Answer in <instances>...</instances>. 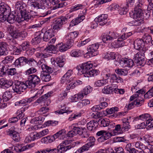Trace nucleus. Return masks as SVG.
Returning <instances> with one entry per match:
<instances>
[{
	"label": "nucleus",
	"instance_id": "nucleus-1",
	"mask_svg": "<svg viewBox=\"0 0 153 153\" xmlns=\"http://www.w3.org/2000/svg\"><path fill=\"white\" fill-rule=\"evenodd\" d=\"M41 81L40 78L35 74L29 75L27 80L24 83L23 82L17 81L13 86V89L14 92L19 94L23 92L27 88H34L36 85L39 83Z\"/></svg>",
	"mask_w": 153,
	"mask_h": 153
},
{
	"label": "nucleus",
	"instance_id": "nucleus-2",
	"mask_svg": "<svg viewBox=\"0 0 153 153\" xmlns=\"http://www.w3.org/2000/svg\"><path fill=\"white\" fill-rule=\"evenodd\" d=\"M0 18L4 21L7 20L10 23H13L15 21H18L16 19V16L13 13H10L9 7L6 5H0Z\"/></svg>",
	"mask_w": 153,
	"mask_h": 153
},
{
	"label": "nucleus",
	"instance_id": "nucleus-3",
	"mask_svg": "<svg viewBox=\"0 0 153 153\" xmlns=\"http://www.w3.org/2000/svg\"><path fill=\"white\" fill-rule=\"evenodd\" d=\"M142 4H140L137 5L133 13L132 17L134 19L133 22V25L134 26H139L143 23V13L142 10L140 8Z\"/></svg>",
	"mask_w": 153,
	"mask_h": 153
},
{
	"label": "nucleus",
	"instance_id": "nucleus-4",
	"mask_svg": "<svg viewBox=\"0 0 153 153\" xmlns=\"http://www.w3.org/2000/svg\"><path fill=\"white\" fill-rule=\"evenodd\" d=\"M26 4L23 1H18L16 3L15 8L21 13V20H25L28 21L29 20L31 19V15L26 12Z\"/></svg>",
	"mask_w": 153,
	"mask_h": 153
},
{
	"label": "nucleus",
	"instance_id": "nucleus-5",
	"mask_svg": "<svg viewBox=\"0 0 153 153\" xmlns=\"http://www.w3.org/2000/svg\"><path fill=\"white\" fill-rule=\"evenodd\" d=\"M41 68L43 71L41 74V78L45 82L49 81L51 77L49 74L52 73L53 68L48 66L47 65L43 64L41 65Z\"/></svg>",
	"mask_w": 153,
	"mask_h": 153
},
{
	"label": "nucleus",
	"instance_id": "nucleus-6",
	"mask_svg": "<svg viewBox=\"0 0 153 153\" xmlns=\"http://www.w3.org/2000/svg\"><path fill=\"white\" fill-rule=\"evenodd\" d=\"M93 65L90 62L83 63L77 66L76 69L78 71V74L79 75L83 74L85 76V74L89 72L93 67Z\"/></svg>",
	"mask_w": 153,
	"mask_h": 153
},
{
	"label": "nucleus",
	"instance_id": "nucleus-7",
	"mask_svg": "<svg viewBox=\"0 0 153 153\" xmlns=\"http://www.w3.org/2000/svg\"><path fill=\"white\" fill-rule=\"evenodd\" d=\"M21 130L17 126L11 127L7 131V134L9 135L15 141L19 142L20 137L18 132H21Z\"/></svg>",
	"mask_w": 153,
	"mask_h": 153
},
{
	"label": "nucleus",
	"instance_id": "nucleus-8",
	"mask_svg": "<svg viewBox=\"0 0 153 153\" xmlns=\"http://www.w3.org/2000/svg\"><path fill=\"white\" fill-rule=\"evenodd\" d=\"M30 6L32 8L36 9H47L48 8V4L46 0H40L39 2L37 0H35L31 2Z\"/></svg>",
	"mask_w": 153,
	"mask_h": 153
},
{
	"label": "nucleus",
	"instance_id": "nucleus-9",
	"mask_svg": "<svg viewBox=\"0 0 153 153\" xmlns=\"http://www.w3.org/2000/svg\"><path fill=\"white\" fill-rule=\"evenodd\" d=\"M117 64H115V65H119L120 67H126L131 68L134 65L133 61L131 59L120 58Z\"/></svg>",
	"mask_w": 153,
	"mask_h": 153
},
{
	"label": "nucleus",
	"instance_id": "nucleus-10",
	"mask_svg": "<svg viewBox=\"0 0 153 153\" xmlns=\"http://www.w3.org/2000/svg\"><path fill=\"white\" fill-rule=\"evenodd\" d=\"M138 120H141L145 122L146 121V125H149L148 127L149 128H153V120L150 119V115L148 114H145L140 115L137 117Z\"/></svg>",
	"mask_w": 153,
	"mask_h": 153
},
{
	"label": "nucleus",
	"instance_id": "nucleus-11",
	"mask_svg": "<svg viewBox=\"0 0 153 153\" xmlns=\"http://www.w3.org/2000/svg\"><path fill=\"white\" fill-rule=\"evenodd\" d=\"M145 51L143 49L134 55V59L135 62L141 65L144 62Z\"/></svg>",
	"mask_w": 153,
	"mask_h": 153
},
{
	"label": "nucleus",
	"instance_id": "nucleus-12",
	"mask_svg": "<svg viewBox=\"0 0 153 153\" xmlns=\"http://www.w3.org/2000/svg\"><path fill=\"white\" fill-rule=\"evenodd\" d=\"M73 72L72 70H68L66 73L62 77L61 82L62 83H65L67 84L70 83L73 80Z\"/></svg>",
	"mask_w": 153,
	"mask_h": 153
},
{
	"label": "nucleus",
	"instance_id": "nucleus-13",
	"mask_svg": "<svg viewBox=\"0 0 153 153\" xmlns=\"http://www.w3.org/2000/svg\"><path fill=\"white\" fill-rule=\"evenodd\" d=\"M67 19L64 16H62L60 18L56 21L52 27L53 29L59 30L61 29L62 25L65 23Z\"/></svg>",
	"mask_w": 153,
	"mask_h": 153
},
{
	"label": "nucleus",
	"instance_id": "nucleus-14",
	"mask_svg": "<svg viewBox=\"0 0 153 153\" xmlns=\"http://www.w3.org/2000/svg\"><path fill=\"white\" fill-rule=\"evenodd\" d=\"M78 34L77 31L71 32L67 33L65 37L66 40L68 41L66 42H68V43H70L72 46L74 39L77 37Z\"/></svg>",
	"mask_w": 153,
	"mask_h": 153
},
{
	"label": "nucleus",
	"instance_id": "nucleus-15",
	"mask_svg": "<svg viewBox=\"0 0 153 153\" xmlns=\"http://www.w3.org/2000/svg\"><path fill=\"white\" fill-rule=\"evenodd\" d=\"M120 56L114 52H108L104 53L103 57L108 60L115 59L117 62H118Z\"/></svg>",
	"mask_w": 153,
	"mask_h": 153
},
{
	"label": "nucleus",
	"instance_id": "nucleus-16",
	"mask_svg": "<svg viewBox=\"0 0 153 153\" xmlns=\"http://www.w3.org/2000/svg\"><path fill=\"white\" fill-rule=\"evenodd\" d=\"M99 45L98 43H94L89 45L87 48L89 54H91L92 56H94L97 54V50Z\"/></svg>",
	"mask_w": 153,
	"mask_h": 153
},
{
	"label": "nucleus",
	"instance_id": "nucleus-17",
	"mask_svg": "<svg viewBox=\"0 0 153 153\" xmlns=\"http://www.w3.org/2000/svg\"><path fill=\"white\" fill-rule=\"evenodd\" d=\"M51 61L52 64L55 65H57L60 67H62L64 64L65 59L63 56H59L56 58L55 60L54 58H51Z\"/></svg>",
	"mask_w": 153,
	"mask_h": 153
},
{
	"label": "nucleus",
	"instance_id": "nucleus-18",
	"mask_svg": "<svg viewBox=\"0 0 153 153\" xmlns=\"http://www.w3.org/2000/svg\"><path fill=\"white\" fill-rule=\"evenodd\" d=\"M134 48L137 50H139L142 48L141 50H144L146 51L145 48H144L145 45L144 42L143 40L140 39H137L134 42Z\"/></svg>",
	"mask_w": 153,
	"mask_h": 153
},
{
	"label": "nucleus",
	"instance_id": "nucleus-19",
	"mask_svg": "<svg viewBox=\"0 0 153 153\" xmlns=\"http://www.w3.org/2000/svg\"><path fill=\"white\" fill-rule=\"evenodd\" d=\"M108 17V15L102 14L96 18L95 19V21H97V22L100 25H103L107 22Z\"/></svg>",
	"mask_w": 153,
	"mask_h": 153
},
{
	"label": "nucleus",
	"instance_id": "nucleus-20",
	"mask_svg": "<svg viewBox=\"0 0 153 153\" xmlns=\"http://www.w3.org/2000/svg\"><path fill=\"white\" fill-rule=\"evenodd\" d=\"M21 64L24 62L25 63L32 65L37 64V62L34 59L31 58H26L24 57H21L19 58Z\"/></svg>",
	"mask_w": 153,
	"mask_h": 153
},
{
	"label": "nucleus",
	"instance_id": "nucleus-21",
	"mask_svg": "<svg viewBox=\"0 0 153 153\" xmlns=\"http://www.w3.org/2000/svg\"><path fill=\"white\" fill-rule=\"evenodd\" d=\"M73 148L72 145H69L68 146H64L60 144L57 147L58 153H64Z\"/></svg>",
	"mask_w": 153,
	"mask_h": 153
},
{
	"label": "nucleus",
	"instance_id": "nucleus-22",
	"mask_svg": "<svg viewBox=\"0 0 153 153\" xmlns=\"http://www.w3.org/2000/svg\"><path fill=\"white\" fill-rule=\"evenodd\" d=\"M72 46L71 45L68 43V42H66L65 44H63L61 42L57 45L60 51L62 52L67 51L68 49L71 48Z\"/></svg>",
	"mask_w": 153,
	"mask_h": 153
},
{
	"label": "nucleus",
	"instance_id": "nucleus-23",
	"mask_svg": "<svg viewBox=\"0 0 153 153\" xmlns=\"http://www.w3.org/2000/svg\"><path fill=\"white\" fill-rule=\"evenodd\" d=\"M144 102L143 100H140V99H136L134 102H132L129 103L128 106V109H131L133 108L134 106L138 107L141 106Z\"/></svg>",
	"mask_w": 153,
	"mask_h": 153
},
{
	"label": "nucleus",
	"instance_id": "nucleus-24",
	"mask_svg": "<svg viewBox=\"0 0 153 153\" xmlns=\"http://www.w3.org/2000/svg\"><path fill=\"white\" fill-rule=\"evenodd\" d=\"M123 82V79L116 74H111L110 82L111 84L119 83Z\"/></svg>",
	"mask_w": 153,
	"mask_h": 153
},
{
	"label": "nucleus",
	"instance_id": "nucleus-25",
	"mask_svg": "<svg viewBox=\"0 0 153 153\" xmlns=\"http://www.w3.org/2000/svg\"><path fill=\"white\" fill-rule=\"evenodd\" d=\"M7 44L4 42H0V56L6 55L7 53Z\"/></svg>",
	"mask_w": 153,
	"mask_h": 153
},
{
	"label": "nucleus",
	"instance_id": "nucleus-26",
	"mask_svg": "<svg viewBox=\"0 0 153 153\" xmlns=\"http://www.w3.org/2000/svg\"><path fill=\"white\" fill-rule=\"evenodd\" d=\"M53 30L52 29H49L45 32L44 34L43 39L45 41H48L54 36Z\"/></svg>",
	"mask_w": 153,
	"mask_h": 153
},
{
	"label": "nucleus",
	"instance_id": "nucleus-27",
	"mask_svg": "<svg viewBox=\"0 0 153 153\" xmlns=\"http://www.w3.org/2000/svg\"><path fill=\"white\" fill-rule=\"evenodd\" d=\"M33 146V145L31 146L30 144L23 147L21 145H18L15 146L14 147L13 149L16 152H21L24 151L28 149L31 148V147Z\"/></svg>",
	"mask_w": 153,
	"mask_h": 153
},
{
	"label": "nucleus",
	"instance_id": "nucleus-28",
	"mask_svg": "<svg viewBox=\"0 0 153 153\" xmlns=\"http://www.w3.org/2000/svg\"><path fill=\"white\" fill-rule=\"evenodd\" d=\"M85 18V16L84 15H79L76 18L73 19L70 23V26L72 27L77 25L82 22Z\"/></svg>",
	"mask_w": 153,
	"mask_h": 153
},
{
	"label": "nucleus",
	"instance_id": "nucleus-29",
	"mask_svg": "<svg viewBox=\"0 0 153 153\" xmlns=\"http://www.w3.org/2000/svg\"><path fill=\"white\" fill-rule=\"evenodd\" d=\"M97 125L98 123L97 121L92 120L87 123V128L90 131H93L96 129Z\"/></svg>",
	"mask_w": 153,
	"mask_h": 153
},
{
	"label": "nucleus",
	"instance_id": "nucleus-30",
	"mask_svg": "<svg viewBox=\"0 0 153 153\" xmlns=\"http://www.w3.org/2000/svg\"><path fill=\"white\" fill-rule=\"evenodd\" d=\"M111 45L113 47L116 48L122 47L126 45L124 41L120 40L118 38L117 40H116L112 42Z\"/></svg>",
	"mask_w": 153,
	"mask_h": 153
},
{
	"label": "nucleus",
	"instance_id": "nucleus-31",
	"mask_svg": "<svg viewBox=\"0 0 153 153\" xmlns=\"http://www.w3.org/2000/svg\"><path fill=\"white\" fill-rule=\"evenodd\" d=\"M50 96V94L49 93H47L42 96L38 99L36 101L33 103V106H36L37 105V103H40L42 102H44L47 98Z\"/></svg>",
	"mask_w": 153,
	"mask_h": 153
},
{
	"label": "nucleus",
	"instance_id": "nucleus-32",
	"mask_svg": "<svg viewBox=\"0 0 153 153\" xmlns=\"http://www.w3.org/2000/svg\"><path fill=\"white\" fill-rule=\"evenodd\" d=\"M42 34L40 32L36 33V36L32 39L31 42L33 45L38 44L40 42L42 36Z\"/></svg>",
	"mask_w": 153,
	"mask_h": 153
},
{
	"label": "nucleus",
	"instance_id": "nucleus-33",
	"mask_svg": "<svg viewBox=\"0 0 153 153\" xmlns=\"http://www.w3.org/2000/svg\"><path fill=\"white\" fill-rule=\"evenodd\" d=\"M57 149L45 148L42 149L40 150L35 153H54L57 152Z\"/></svg>",
	"mask_w": 153,
	"mask_h": 153
},
{
	"label": "nucleus",
	"instance_id": "nucleus-34",
	"mask_svg": "<svg viewBox=\"0 0 153 153\" xmlns=\"http://www.w3.org/2000/svg\"><path fill=\"white\" fill-rule=\"evenodd\" d=\"M66 131L64 129H62L54 134L56 139L59 138V139H63L65 137Z\"/></svg>",
	"mask_w": 153,
	"mask_h": 153
},
{
	"label": "nucleus",
	"instance_id": "nucleus-35",
	"mask_svg": "<svg viewBox=\"0 0 153 153\" xmlns=\"http://www.w3.org/2000/svg\"><path fill=\"white\" fill-rule=\"evenodd\" d=\"M90 101L89 100L85 99L78 102L76 105V106L78 108H81L84 106L89 105L90 104Z\"/></svg>",
	"mask_w": 153,
	"mask_h": 153
},
{
	"label": "nucleus",
	"instance_id": "nucleus-36",
	"mask_svg": "<svg viewBox=\"0 0 153 153\" xmlns=\"http://www.w3.org/2000/svg\"><path fill=\"white\" fill-rule=\"evenodd\" d=\"M99 74V71L97 70L92 69L85 74V76L90 77L96 76Z\"/></svg>",
	"mask_w": 153,
	"mask_h": 153
},
{
	"label": "nucleus",
	"instance_id": "nucleus-37",
	"mask_svg": "<svg viewBox=\"0 0 153 153\" xmlns=\"http://www.w3.org/2000/svg\"><path fill=\"white\" fill-rule=\"evenodd\" d=\"M12 92L7 91L4 92L2 96V99L3 101L7 102L12 97Z\"/></svg>",
	"mask_w": 153,
	"mask_h": 153
},
{
	"label": "nucleus",
	"instance_id": "nucleus-38",
	"mask_svg": "<svg viewBox=\"0 0 153 153\" xmlns=\"http://www.w3.org/2000/svg\"><path fill=\"white\" fill-rule=\"evenodd\" d=\"M78 134L82 138H87L89 135L88 132L85 128H82Z\"/></svg>",
	"mask_w": 153,
	"mask_h": 153
},
{
	"label": "nucleus",
	"instance_id": "nucleus-39",
	"mask_svg": "<svg viewBox=\"0 0 153 153\" xmlns=\"http://www.w3.org/2000/svg\"><path fill=\"white\" fill-rule=\"evenodd\" d=\"M115 88H114L111 86H110L108 85L105 86L102 89V92L105 94H109L111 93L113 90H114Z\"/></svg>",
	"mask_w": 153,
	"mask_h": 153
},
{
	"label": "nucleus",
	"instance_id": "nucleus-40",
	"mask_svg": "<svg viewBox=\"0 0 153 153\" xmlns=\"http://www.w3.org/2000/svg\"><path fill=\"white\" fill-rule=\"evenodd\" d=\"M106 81V79L97 80L95 82L94 86L95 87H97L104 85L107 83Z\"/></svg>",
	"mask_w": 153,
	"mask_h": 153
},
{
	"label": "nucleus",
	"instance_id": "nucleus-41",
	"mask_svg": "<svg viewBox=\"0 0 153 153\" xmlns=\"http://www.w3.org/2000/svg\"><path fill=\"white\" fill-rule=\"evenodd\" d=\"M98 123L100 124L101 126L104 127L108 126L110 123L109 120L107 119H100L99 120Z\"/></svg>",
	"mask_w": 153,
	"mask_h": 153
},
{
	"label": "nucleus",
	"instance_id": "nucleus-42",
	"mask_svg": "<svg viewBox=\"0 0 153 153\" xmlns=\"http://www.w3.org/2000/svg\"><path fill=\"white\" fill-rule=\"evenodd\" d=\"M14 57L13 56H8L5 57L2 61L4 64L12 63Z\"/></svg>",
	"mask_w": 153,
	"mask_h": 153
},
{
	"label": "nucleus",
	"instance_id": "nucleus-43",
	"mask_svg": "<svg viewBox=\"0 0 153 153\" xmlns=\"http://www.w3.org/2000/svg\"><path fill=\"white\" fill-rule=\"evenodd\" d=\"M115 71L117 74L123 76L126 75L128 73V70L125 69H117Z\"/></svg>",
	"mask_w": 153,
	"mask_h": 153
},
{
	"label": "nucleus",
	"instance_id": "nucleus-44",
	"mask_svg": "<svg viewBox=\"0 0 153 153\" xmlns=\"http://www.w3.org/2000/svg\"><path fill=\"white\" fill-rule=\"evenodd\" d=\"M71 127L72 130L76 134H79L81 129L78 127V124L77 123L73 124Z\"/></svg>",
	"mask_w": 153,
	"mask_h": 153
},
{
	"label": "nucleus",
	"instance_id": "nucleus-45",
	"mask_svg": "<svg viewBox=\"0 0 153 153\" xmlns=\"http://www.w3.org/2000/svg\"><path fill=\"white\" fill-rule=\"evenodd\" d=\"M59 114H62L64 113H66L67 114H70L72 112V111L70 110V108L65 107V109H61L59 111H56Z\"/></svg>",
	"mask_w": 153,
	"mask_h": 153
},
{
	"label": "nucleus",
	"instance_id": "nucleus-46",
	"mask_svg": "<svg viewBox=\"0 0 153 153\" xmlns=\"http://www.w3.org/2000/svg\"><path fill=\"white\" fill-rule=\"evenodd\" d=\"M132 34L131 32H129L128 33H124L121 35L118 36V38L119 39L123 41L124 40L126 39L131 36Z\"/></svg>",
	"mask_w": 153,
	"mask_h": 153
},
{
	"label": "nucleus",
	"instance_id": "nucleus-47",
	"mask_svg": "<svg viewBox=\"0 0 153 153\" xmlns=\"http://www.w3.org/2000/svg\"><path fill=\"white\" fill-rule=\"evenodd\" d=\"M135 146L137 149H141L142 150V151H143L144 150L147 149V148L146 149L145 146L140 142H136Z\"/></svg>",
	"mask_w": 153,
	"mask_h": 153
},
{
	"label": "nucleus",
	"instance_id": "nucleus-48",
	"mask_svg": "<svg viewBox=\"0 0 153 153\" xmlns=\"http://www.w3.org/2000/svg\"><path fill=\"white\" fill-rule=\"evenodd\" d=\"M67 95V93L63 91L59 95L58 99V101L60 102L64 99Z\"/></svg>",
	"mask_w": 153,
	"mask_h": 153
},
{
	"label": "nucleus",
	"instance_id": "nucleus-49",
	"mask_svg": "<svg viewBox=\"0 0 153 153\" xmlns=\"http://www.w3.org/2000/svg\"><path fill=\"white\" fill-rule=\"evenodd\" d=\"M129 124L128 121L123 122V124L121 125V128L125 131H128L130 128Z\"/></svg>",
	"mask_w": 153,
	"mask_h": 153
},
{
	"label": "nucleus",
	"instance_id": "nucleus-50",
	"mask_svg": "<svg viewBox=\"0 0 153 153\" xmlns=\"http://www.w3.org/2000/svg\"><path fill=\"white\" fill-rule=\"evenodd\" d=\"M143 42H145L146 43H148L150 42L152 39L151 37L149 34H146L144 35L142 38Z\"/></svg>",
	"mask_w": 153,
	"mask_h": 153
},
{
	"label": "nucleus",
	"instance_id": "nucleus-51",
	"mask_svg": "<svg viewBox=\"0 0 153 153\" xmlns=\"http://www.w3.org/2000/svg\"><path fill=\"white\" fill-rule=\"evenodd\" d=\"M143 139L148 143H152L153 142L152 137L149 134L145 135L143 137Z\"/></svg>",
	"mask_w": 153,
	"mask_h": 153
},
{
	"label": "nucleus",
	"instance_id": "nucleus-52",
	"mask_svg": "<svg viewBox=\"0 0 153 153\" xmlns=\"http://www.w3.org/2000/svg\"><path fill=\"white\" fill-rule=\"evenodd\" d=\"M101 39L104 42L107 43L111 41L109 34H104L101 36Z\"/></svg>",
	"mask_w": 153,
	"mask_h": 153
},
{
	"label": "nucleus",
	"instance_id": "nucleus-53",
	"mask_svg": "<svg viewBox=\"0 0 153 153\" xmlns=\"http://www.w3.org/2000/svg\"><path fill=\"white\" fill-rule=\"evenodd\" d=\"M81 52L80 50H73L71 52V54L72 56L74 57H78L80 55Z\"/></svg>",
	"mask_w": 153,
	"mask_h": 153
},
{
	"label": "nucleus",
	"instance_id": "nucleus-54",
	"mask_svg": "<svg viewBox=\"0 0 153 153\" xmlns=\"http://www.w3.org/2000/svg\"><path fill=\"white\" fill-rule=\"evenodd\" d=\"M92 91V88L89 86L86 87L83 90H82L85 96L90 93Z\"/></svg>",
	"mask_w": 153,
	"mask_h": 153
},
{
	"label": "nucleus",
	"instance_id": "nucleus-55",
	"mask_svg": "<svg viewBox=\"0 0 153 153\" xmlns=\"http://www.w3.org/2000/svg\"><path fill=\"white\" fill-rule=\"evenodd\" d=\"M145 93V91L143 89H141L137 91L136 94H135V96H136L137 97V99H138V98L139 99H140V97H141L142 96H143V94H144Z\"/></svg>",
	"mask_w": 153,
	"mask_h": 153
},
{
	"label": "nucleus",
	"instance_id": "nucleus-56",
	"mask_svg": "<svg viewBox=\"0 0 153 153\" xmlns=\"http://www.w3.org/2000/svg\"><path fill=\"white\" fill-rule=\"evenodd\" d=\"M128 11L127 9L123 6L119 7L118 12L119 14L121 15L126 14Z\"/></svg>",
	"mask_w": 153,
	"mask_h": 153
},
{
	"label": "nucleus",
	"instance_id": "nucleus-57",
	"mask_svg": "<svg viewBox=\"0 0 153 153\" xmlns=\"http://www.w3.org/2000/svg\"><path fill=\"white\" fill-rule=\"evenodd\" d=\"M118 108L115 107L111 108L110 109H106V111L107 114H111L114 113L116 111H118Z\"/></svg>",
	"mask_w": 153,
	"mask_h": 153
},
{
	"label": "nucleus",
	"instance_id": "nucleus-58",
	"mask_svg": "<svg viewBox=\"0 0 153 153\" xmlns=\"http://www.w3.org/2000/svg\"><path fill=\"white\" fill-rule=\"evenodd\" d=\"M153 96V90L151 88L145 94L144 97L145 98H150Z\"/></svg>",
	"mask_w": 153,
	"mask_h": 153
},
{
	"label": "nucleus",
	"instance_id": "nucleus-59",
	"mask_svg": "<svg viewBox=\"0 0 153 153\" xmlns=\"http://www.w3.org/2000/svg\"><path fill=\"white\" fill-rule=\"evenodd\" d=\"M90 147H91V146L87 143L79 149L78 150L80 152V153L84 151L88 150Z\"/></svg>",
	"mask_w": 153,
	"mask_h": 153
},
{
	"label": "nucleus",
	"instance_id": "nucleus-60",
	"mask_svg": "<svg viewBox=\"0 0 153 153\" xmlns=\"http://www.w3.org/2000/svg\"><path fill=\"white\" fill-rule=\"evenodd\" d=\"M30 135L33 141H34L38 139H39L41 138L39 132L31 133L30 134Z\"/></svg>",
	"mask_w": 153,
	"mask_h": 153
},
{
	"label": "nucleus",
	"instance_id": "nucleus-61",
	"mask_svg": "<svg viewBox=\"0 0 153 153\" xmlns=\"http://www.w3.org/2000/svg\"><path fill=\"white\" fill-rule=\"evenodd\" d=\"M108 34L110 36L111 41L117 39L118 37V34L114 32H109Z\"/></svg>",
	"mask_w": 153,
	"mask_h": 153
},
{
	"label": "nucleus",
	"instance_id": "nucleus-62",
	"mask_svg": "<svg viewBox=\"0 0 153 153\" xmlns=\"http://www.w3.org/2000/svg\"><path fill=\"white\" fill-rule=\"evenodd\" d=\"M87 141V143L91 147L94 145L95 140L94 137H91L88 139Z\"/></svg>",
	"mask_w": 153,
	"mask_h": 153
},
{
	"label": "nucleus",
	"instance_id": "nucleus-63",
	"mask_svg": "<svg viewBox=\"0 0 153 153\" xmlns=\"http://www.w3.org/2000/svg\"><path fill=\"white\" fill-rule=\"evenodd\" d=\"M116 134H114L112 131L111 133L105 131L104 136L106 140L110 138L112 136L116 135Z\"/></svg>",
	"mask_w": 153,
	"mask_h": 153
},
{
	"label": "nucleus",
	"instance_id": "nucleus-64",
	"mask_svg": "<svg viewBox=\"0 0 153 153\" xmlns=\"http://www.w3.org/2000/svg\"><path fill=\"white\" fill-rule=\"evenodd\" d=\"M115 152H112L111 153H124L123 149L121 147H115Z\"/></svg>",
	"mask_w": 153,
	"mask_h": 153
}]
</instances>
